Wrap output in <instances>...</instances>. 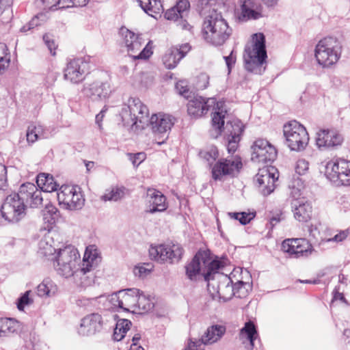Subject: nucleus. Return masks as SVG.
I'll list each match as a JSON object with an SVG mask.
<instances>
[{
    "mask_svg": "<svg viewBox=\"0 0 350 350\" xmlns=\"http://www.w3.org/2000/svg\"><path fill=\"white\" fill-rule=\"evenodd\" d=\"M304 185L301 180H295L291 186L290 187L291 192L290 197L292 200H303L304 198L301 197L303 195V189Z\"/></svg>",
    "mask_w": 350,
    "mask_h": 350,
    "instance_id": "nucleus-43",
    "label": "nucleus"
},
{
    "mask_svg": "<svg viewBox=\"0 0 350 350\" xmlns=\"http://www.w3.org/2000/svg\"><path fill=\"white\" fill-rule=\"evenodd\" d=\"M44 7V9L55 10L65 8V5L62 3V0H40Z\"/></svg>",
    "mask_w": 350,
    "mask_h": 350,
    "instance_id": "nucleus-51",
    "label": "nucleus"
},
{
    "mask_svg": "<svg viewBox=\"0 0 350 350\" xmlns=\"http://www.w3.org/2000/svg\"><path fill=\"white\" fill-rule=\"evenodd\" d=\"M36 183L40 190L44 192L57 191L59 187L53 176L46 173H40L37 176Z\"/></svg>",
    "mask_w": 350,
    "mask_h": 350,
    "instance_id": "nucleus-34",
    "label": "nucleus"
},
{
    "mask_svg": "<svg viewBox=\"0 0 350 350\" xmlns=\"http://www.w3.org/2000/svg\"><path fill=\"white\" fill-rule=\"evenodd\" d=\"M57 198L59 206L68 211L81 209L85 202L81 188L77 185H62L57 193Z\"/></svg>",
    "mask_w": 350,
    "mask_h": 350,
    "instance_id": "nucleus-11",
    "label": "nucleus"
},
{
    "mask_svg": "<svg viewBox=\"0 0 350 350\" xmlns=\"http://www.w3.org/2000/svg\"><path fill=\"white\" fill-rule=\"evenodd\" d=\"M224 59H225L228 72H230L232 66L235 64L236 61V56L234 55V51H232L229 55L224 56Z\"/></svg>",
    "mask_w": 350,
    "mask_h": 350,
    "instance_id": "nucleus-59",
    "label": "nucleus"
},
{
    "mask_svg": "<svg viewBox=\"0 0 350 350\" xmlns=\"http://www.w3.org/2000/svg\"><path fill=\"white\" fill-rule=\"evenodd\" d=\"M207 289L213 299L217 297L223 301H227L234 295L239 297L245 296L251 289V285L243 281H238L232 285L231 279L227 275L216 271L207 284Z\"/></svg>",
    "mask_w": 350,
    "mask_h": 350,
    "instance_id": "nucleus-3",
    "label": "nucleus"
},
{
    "mask_svg": "<svg viewBox=\"0 0 350 350\" xmlns=\"http://www.w3.org/2000/svg\"><path fill=\"white\" fill-rule=\"evenodd\" d=\"M340 286H338L337 288H336L335 291L334 293V298L333 301H337L340 300L342 302L346 303V299L342 293H340L338 290H340Z\"/></svg>",
    "mask_w": 350,
    "mask_h": 350,
    "instance_id": "nucleus-63",
    "label": "nucleus"
},
{
    "mask_svg": "<svg viewBox=\"0 0 350 350\" xmlns=\"http://www.w3.org/2000/svg\"><path fill=\"white\" fill-rule=\"evenodd\" d=\"M26 207V204L19 198L18 195L13 193L4 200L1 207V214L8 222L16 223L25 216Z\"/></svg>",
    "mask_w": 350,
    "mask_h": 350,
    "instance_id": "nucleus-12",
    "label": "nucleus"
},
{
    "mask_svg": "<svg viewBox=\"0 0 350 350\" xmlns=\"http://www.w3.org/2000/svg\"><path fill=\"white\" fill-rule=\"evenodd\" d=\"M154 306V298L150 295H146L139 290L137 296V304L136 307V312H145L151 310Z\"/></svg>",
    "mask_w": 350,
    "mask_h": 350,
    "instance_id": "nucleus-36",
    "label": "nucleus"
},
{
    "mask_svg": "<svg viewBox=\"0 0 350 350\" xmlns=\"http://www.w3.org/2000/svg\"><path fill=\"white\" fill-rule=\"evenodd\" d=\"M226 138V140L228 142L227 144V150L228 153L232 154L234 153L238 146V143L241 139V137H237L235 139L233 137H225Z\"/></svg>",
    "mask_w": 350,
    "mask_h": 350,
    "instance_id": "nucleus-55",
    "label": "nucleus"
},
{
    "mask_svg": "<svg viewBox=\"0 0 350 350\" xmlns=\"http://www.w3.org/2000/svg\"><path fill=\"white\" fill-rule=\"evenodd\" d=\"M120 32L124 38L128 54L133 59L146 60L152 54V49L149 46L150 42L142 49L144 42L139 34L126 27H122Z\"/></svg>",
    "mask_w": 350,
    "mask_h": 350,
    "instance_id": "nucleus-9",
    "label": "nucleus"
},
{
    "mask_svg": "<svg viewBox=\"0 0 350 350\" xmlns=\"http://www.w3.org/2000/svg\"><path fill=\"white\" fill-rule=\"evenodd\" d=\"M241 167L242 163L239 157L221 159L212 167V176L215 180H221L226 176H234Z\"/></svg>",
    "mask_w": 350,
    "mask_h": 350,
    "instance_id": "nucleus-17",
    "label": "nucleus"
},
{
    "mask_svg": "<svg viewBox=\"0 0 350 350\" xmlns=\"http://www.w3.org/2000/svg\"><path fill=\"white\" fill-rule=\"evenodd\" d=\"M258 338L256 327L253 322H246L240 329L239 339L245 345L247 349L252 350L255 347V341Z\"/></svg>",
    "mask_w": 350,
    "mask_h": 350,
    "instance_id": "nucleus-29",
    "label": "nucleus"
},
{
    "mask_svg": "<svg viewBox=\"0 0 350 350\" xmlns=\"http://www.w3.org/2000/svg\"><path fill=\"white\" fill-rule=\"evenodd\" d=\"M343 141L342 135L336 129H321L316 134V144L319 148H336Z\"/></svg>",
    "mask_w": 350,
    "mask_h": 350,
    "instance_id": "nucleus-22",
    "label": "nucleus"
},
{
    "mask_svg": "<svg viewBox=\"0 0 350 350\" xmlns=\"http://www.w3.org/2000/svg\"><path fill=\"white\" fill-rule=\"evenodd\" d=\"M149 16L156 18L157 14L163 12V8L160 0H150V4L142 9Z\"/></svg>",
    "mask_w": 350,
    "mask_h": 350,
    "instance_id": "nucleus-44",
    "label": "nucleus"
},
{
    "mask_svg": "<svg viewBox=\"0 0 350 350\" xmlns=\"http://www.w3.org/2000/svg\"><path fill=\"white\" fill-rule=\"evenodd\" d=\"M53 260L54 269L59 275L65 278L73 277L77 284L86 286L94 282L93 275L88 274L98 265L100 257L96 250L87 248L83 263L79 266L80 255L77 249L68 245L59 248Z\"/></svg>",
    "mask_w": 350,
    "mask_h": 350,
    "instance_id": "nucleus-2",
    "label": "nucleus"
},
{
    "mask_svg": "<svg viewBox=\"0 0 350 350\" xmlns=\"http://www.w3.org/2000/svg\"><path fill=\"white\" fill-rule=\"evenodd\" d=\"M282 249L293 258H307L310 256L314 248L308 240L304 238L287 239L283 241Z\"/></svg>",
    "mask_w": 350,
    "mask_h": 350,
    "instance_id": "nucleus-16",
    "label": "nucleus"
},
{
    "mask_svg": "<svg viewBox=\"0 0 350 350\" xmlns=\"http://www.w3.org/2000/svg\"><path fill=\"white\" fill-rule=\"evenodd\" d=\"M241 16L245 20L258 19L261 16L260 5L256 0H241Z\"/></svg>",
    "mask_w": 350,
    "mask_h": 350,
    "instance_id": "nucleus-32",
    "label": "nucleus"
},
{
    "mask_svg": "<svg viewBox=\"0 0 350 350\" xmlns=\"http://www.w3.org/2000/svg\"><path fill=\"white\" fill-rule=\"evenodd\" d=\"M309 169V163L304 159H299L297 161L295 172L299 175L305 174Z\"/></svg>",
    "mask_w": 350,
    "mask_h": 350,
    "instance_id": "nucleus-52",
    "label": "nucleus"
},
{
    "mask_svg": "<svg viewBox=\"0 0 350 350\" xmlns=\"http://www.w3.org/2000/svg\"><path fill=\"white\" fill-rule=\"evenodd\" d=\"M178 53L177 48H172L163 55V62L167 68L173 69L183 59V55L178 56Z\"/></svg>",
    "mask_w": 350,
    "mask_h": 350,
    "instance_id": "nucleus-39",
    "label": "nucleus"
},
{
    "mask_svg": "<svg viewBox=\"0 0 350 350\" xmlns=\"http://www.w3.org/2000/svg\"><path fill=\"white\" fill-rule=\"evenodd\" d=\"M308 232L310 234V236L312 237L313 238H317V235L319 234V231L318 230V228L317 226L310 224L308 226Z\"/></svg>",
    "mask_w": 350,
    "mask_h": 350,
    "instance_id": "nucleus-64",
    "label": "nucleus"
},
{
    "mask_svg": "<svg viewBox=\"0 0 350 350\" xmlns=\"http://www.w3.org/2000/svg\"><path fill=\"white\" fill-rule=\"evenodd\" d=\"M109 92L108 83L98 79L87 81L83 89V94L93 101L105 99L108 96Z\"/></svg>",
    "mask_w": 350,
    "mask_h": 350,
    "instance_id": "nucleus-25",
    "label": "nucleus"
},
{
    "mask_svg": "<svg viewBox=\"0 0 350 350\" xmlns=\"http://www.w3.org/2000/svg\"><path fill=\"white\" fill-rule=\"evenodd\" d=\"M147 196L149 198V209L147 211L148 213L163 212L167 209L166 198L161 191L154 189H148Z\"/></svg>",
    "mask_w": 350,
    "mask_h": 350,
    "instance_id": "nucleus-30",
    "label": "nucleus"
},
{
    "mask_svg": "<svg viewBox=\"0 0 350 350\" xmlns=\"http://www.w3.org/2000/svg\"><path fill=\"white\" fill-rule=\"evenodd\" d=\"M283 133L286 145L291 150L301 151L306 147L309 142V135L306 128L296 120L285 124Z\"/></svg>",
    "mask_w": 350,
    "mask_h": 350,
    "instance_id": "nucleus-10",
    "label": "nucleus"
},
{
    "mask_svg": "<svg viewBox=\"0 0 350 350\" xmlns=\"http://www.w3.org/2000/svg\"><path fill=\"white\" fill-rule=\"evenodd\" d=\"M43 220L49 224H55L60 217V213L57 207L49 203L42 211Z\"/></svg>",
    "mask_w": 350,
    "mask_h": 350,
    "instance_id": "nucleus-38",
    "label": "nucleus"
},
{
    "mask_svg": "<svg viewBox=\"0 0 350 350\" xmlns=\"http://www.w3.org/2000/svg\"><path fill=\"white\" fill-rule=\"evenodd\" d=\"M348 230H340L337 234L330 237H322L318 243L319 247L325 249L327 244L338 243L345 240L349 236Z\"/></svg>",
    "mask_w": 350,
    "mask_h": 350,
    "instance_id": "nucleus-40",
    "label": "nucleus"
},
{
    "mask_svg": "<svg viewBox=\"0 0 350 350\" xmlns=\"http://www.w3.org/2000/svg\"><path fill=\"white\" fill-rule=\"evenodd\" d=\"M228 215L230 217V219L238 220L242 225H245L248 224L254 217V215H252V213H247L245 212L228 213Z\"/></svg>",
    "mask_w": 350,
    "mask_h": 350,
    "instance_id": "nucleus-45",
    "label": "nucleus"
},
{
    "mask_svg": "<svg viewBox=\"0 0 350 350\" xmlns=\"http://www.w3.org/2000/svg\"><path fill=\"white\" fill-rule=\"evenodd\" d=\"M125 188L123 187H111L107 189L101 196L103 201L117 202L122 199L125 194Z\"/></svg>",
    "mask_w": 350,
    "mask_h": 350,
    "instance_id": "nucleus-37",
    "label": "nucleus"
},
{
    "mask_svg": "<svg viewBox=\"0 0 350 350\" xmlns=\"http://www.w3.org/2000/svg\"><path fill=\"white\" fill-rule=\"evenodd\" d=\"M107 111V108L105 107L100 111L99 113H98L96 116V118H95V122H96V124H98V127L100 129H101L102 128V121H103V119L105 116V113Z\"/></svg>",
    "mask_w": 350,
    "mask_h": 350,
    "instance_id": "nucleus-61",
    "label": "nucleus"
},
{
    "mask_svg": "<svg viewBox=\"0 0 350 350\" xmlns=\"http://www.w3.org/2000/svg\"><path fill=\"white\" fill-rule=\"evenodd\" d=\"M134 274L138 277H144L150 272V269L144 266H136L133 270Z\"/></svg>",
    "mask_w": 350,
    "mask_h": 350,
    "instance_id": "nucleus-58",
    "label": "nucleus"
},
{
    "mask_svg": "<svg viewBox=\"0 0 350 350\" xmlns=\"http://www.w3.org/2000/svg\"><path fill=\"white\" fill-rule=\"evenodd\" d=\"M43 41L47 46L52 55H55V50L57 47L54 36L50 33H45L43 36Z\"/></svg>",
    "mask_w": 350,
    "mask_h": 350,
    "instance_id": "nucleus-48",
    "label": "nucleus"
},
{
    "mask_svg": "<svg viewBox=\"0 0 350 350\" xmlns=\"http://www.w3.org/2000/svg\"><path fill=\"white\" fill-rule=\"evenodd\" d=\"M183 249L178 243L151 245L149 255L151 259L160 262H178L182 258Z\"/></svg>",
    "mask_w": 350,
    "mask_h": 350,
    "instance_id": "nucleus-13",
    "label": "nucleus"
},
{
    "mask_svg": "<svg viewBox=\"0 0 350 350\" xmlns=\"http://www.w3.org/2000/svg\"><path fill=\"white\" fill-rule=\"evenodd\" d=\"M176 89L178 91V94L185 98H188L189 94V89L187 85V82L186 81H179L176 84Z\"/></svg>",
    "mask_w": 350,
    "mask_h": 350,
    "instance_id": "nucleus-53",
    "label": "nucleus"
},
{
    "mask_svg": "<svg viewBox=\"0 0 350 350\" xmlns=\"http://www.w3.org/2000/svg\"><path fill=\"white\" fill-rule=\"evenodd\" d=\"M211 108H213V111L212 116L213 128L218 129L219 133L227 114V109L224 102H216L215 98H208L205 100L202 96H195L187 103L188 113L194 118L201 117Z\"/></svg>",
    "mask_w": 350,
    "mask_h": 350,
    "instance_id": "nucleus-4",
    "label": "nucleus"
},
{
    "mask_svg": "<svg viewBox=\"0 0 350 350\" xmlns=\"http://www.w3.org/2000/svg\"><path fill=\"white\" fill-rule=\"evenodd\" d=\"M20 327V323L14 319H0V338L16 332Z\"/></svg>",
    "mask_w": 350,
    "mask_h": 350,
    "instance_id": "nucleus-35",
    "label": "nucleus"
},
{
    "mask_svg": "<svg viewBox=\"0 0 350 350\" xmlns=\"http://www.w3.org/2000/svg\"><path fill=\"white\" fill-rule=\"evenodd\" d=\"M277 156V151L267 140L256 139L252 146V157L253 162L257 163H267L273 161Z\"/></svg>",
    "mask_w": 350,
    "mask_h": 350,
    "instance_id": "nucleus-19",
    "label": "nucleus"
},
{
    "mask_svg": "<svg viewBox=\"0 0 350 350\" xmlns=\"http://www.w3.org/2000/svg\"><path fill=\"white\" fill-rule=\"evenodd\" d=\"M48 20V16L45 13H39L33 16L31 20L29 22V29H33L42 23H45Z\"/></svg>",
    "mask_w": 350,
    "mask_h": 350,
    "instance_id": "nucleus-50",
    "label": "nucleus"
},
{
    "mask_svg": "<svg viewBox=\"0 0 350 350\" xmlns=\"http://www.w3.org/2000/svg\"><path fill=\"white\" fill-rule=\"evenodd\" d=\"M139 293L137 288L124 289L109 295L107 300L114 308L135 313Z\"/></svg>",
    "mask_w": 350,
    "mask_h": 350,
    "instance_id": "nucleus-14",
    "label": "nucleus"
},
{
    "mask_svg": "<svg viewBox=\"0 0 350 350\" xmlns=\"http://www.w3.org/2000/svg\"><path fill=\"white\" fill-rule=\"evenodd\" d=\"M53 239L50 232L44 233L38 242V252L44 256L49 257L56 254V249L53 246Z\"/></svg>",
    "mask_w": 350,
    "mask_h": 350,
    "instance_id": "nucleus-33",
    "label": "nucleus"
},
{
    "mask_svg": "<svg viewBox=\"0 0 350 350\" xmlns=\"http://www.w3.org/2000/svg\"><path fill=\"white\" fill-rule=\"evenodd\" d=\"M221 267L219 260H212L206 252H198L191 261L185 266L187 278L196 281L203 276L205 281L208 283L216 271Z\"/></svg>",
    "mask_w": 350,
    "mask_h": 350,
    "instance_id": "nucleus-7",
    "label": "nucleus"
},
{
    "mask_svg": "<svg viewBox=\"0 0 350 350\" xmlns=\"http://www.w3.org/2000/svg\"><path fill=\"white\" fill-rule=\"evenodd\" d=\"M149 111L138 98H130L123 105L120 116L124 127L134 133L150 126L158 145L163 144L175 123V118L170 114L159 112L148 117Z\"/></svg>",
    "mask_w": 350,
    "mask_h": 350,
    "instance_id": "nucleus-1",
    "label": "nucleus"
},
{
    "mask_svg": "<svg viewBox=\"0 0 350 350\" xmlns=\"http://www.w3.org/2000/svg\"><path fill=\"white\" fill-rule=\"evenodd\" d=\"M88 70V62L84 57L70 60L64 69V79L71 83H77L82 81L85 72Z\"/></svg>",
    "mask_w": 350,
    "mask_h": 350,
    "instance_id": "nucleus-23",
    "label": "nucleus"
},
{
    "mask_svg": "<svg viewBox=\"0 0 350 350\" xmlns=\"http://www.w3.org/2000/svg\"><path fill=\"white\" fill-rule=\"evenodd\" d=\"M216 132L215 137H217L223 131L225 137H229L234 138L241 137V135L244 130V126L243 123L238 119H228V113L226 115L224 118V125L221 128V131L219 133L218 129L213 128Z\"/></svg>",
    "mask_w": 350,
    "mask_h": 350,
    "instance_id": "nucleus-28",
    "label": "nucleus"
},
{
    "mask_svg": "<svg viewBox=\"0 0 350 350\" xmlns=\"http://www.w3.org/2000/svg\"><path fill=\"white\" fill-rule=\"evenodd\" d=\"M204 39L213 45L223 44L232 33L226 20L220 13L212 12L206 16L202 26Z\"/></svg>",
    "mask_w": 350,
    "mask_h": 350,
    "instance_id": "nucleus-6",
    "label": "nucleus"
},
{
    "mask_svg": "<svg viewBox=\"0 0 350 350\" xmlns=\"http://www.w3.org/2000/svg\"><path fill=\"white\" fill-rule=\"evenodd\" d=\"M291 206L294 218L298 221L306 222L311 219L312 206L307 200H292Z\"/></svg>",
    "mask_w": 350,
    "mask_h": 350,
    "instance_id": "nucleus-27",
    "label": "nucleus"
},
{
    "mask_svg": "<svg viewBox=\"0 0 350 350\" xmlns=\"http://www.w3.org/2000/svg\"><path fill=\"white\" fill-rule=\"evenodd\" d=\"M342 49V44L336 38H324L315 47L314 56L317 63L324 68L332 67L340 59Z\"/></svg>",
    "mask_w": 350,
    "mask_h": 350,
    "instance_id": "nucleus-8",
    "label": "nucleus"
},
{
    "mask_svg": "<svg viewBox=\"0 0 350 350\" xmlns=\"http://www.w3.org/2000/svg\"><path fill=\"white\" fill-rule=\"evenodd\" d=\"M7 179V170L5 165L0 163V187H3Z\"/></svg>",
    "mask_w": 350,
    "mask_h": 350,
    "instance_id": "nucleus-60",
    "label": "nucleus"
},
{
    "mask_svg": "<svg viewBox=\"0 0 350 350\" xmlns=\"http://www.w3.org/2000/svg\"><path fill=\"white\" fill-rule=\"evenodd\" d=\"M189 7L190 4L187 0H180L175 6L166 11L165 17L167 20L174 21L180 29L190 31L192 26L186 19L189 14Z\"/></svg>",
    "mask_w": 350,
    "mask_h": 350,
    "instance_id": "nucleus-20",
    "label": "nucleus"
},
{
    "mask_svg": "<svg viewBox=\"0 0 350 350\" xmlns=\"http://www.w3.org/2000/svg\"><path fill=\"white\" fill-rule=\"evenodd\" d=\"M200 155L209 163L215 161L218 157V150L215 146H211L200 152Z\"/></svg>",
    "mask_w": 350,
    "mask_h": 350,
    "instance_id": "nucleus-46",
    "label": "nucleus"
},
{
    "mask_svg": "<svg viewBox=\"0 0 350 350\" xmlns=\"http://www.w3.org/2000/svg\"><path fill=\"white\" fill-rule=\"evenodd\" d=\"M267 57L264 34H254L251 42L245 47L243 59L245 68L250 72L261 75L265 70L262 65Z\"/></svg>",
    "mask_w": 350,
    "mask_h": 350,
    "instance_id": "nucleus-5",
    "label": "nucleus"
},
{
    "mask_svg": "<svg viewBox=\"0 0 350 350\" xmlns=\"http://www.w3.org/2000/svg\"><path fill=\"white\" fill-rule=\"evenodd\" d=\"M278 178L277 170L273 167L260 169L256 175L255 182L263 196H268L275 189V183Z\"/></svg>",
    "mask_w": 350,
    "mask_h": 350,
    "instance_id": "nucleus-21",
    "label": "nucleus"
},
{
    "mask_svg": "<svg viewBox=\"0 0 350 350\" xmlns=\"http://www.w3.org/2000/svg\"><path fill=\"white\" fill-rule=\"evenodd\" d=\"M65 8L72 7H83L87 5L89 0H62Z\"/></svg>",
    "mask_w": 350,
    "mask_h": 350,
    "instance_id": "nucleus-54",
    "label": "nucleus"
},
{
    "mask_svg": "<svg viewBox=\"0 0 350 350\" xmlns=\"http://www.w3.org/2000/svg\"><path fill=\"white\" fill-rule=\"evenodd\" d=\"M31 291H27L17 301V308L19 310L23 311L26 306L33 303V300L29 297Z\"/></svg>",
    "mask_w": 350,
    "mask_h": 350,
    "instance_id": "nucleus-49",
    "label": "nucleus"
},
{
    "mask_svg": "<svg viewBox=\"0 0 350 350\" xmlns=\"http://www.w3.org/2000/svg\"><path fill=\"white\" fill-rule=\"evenodd\" d=\"M325 175L337 185H350V161L344 159L329 161L325 166Z\"/></svg>",
    "mask_w": 350,
    "mask_h": 350,
    "instance_id": "nucleus-15",
    "label": "nucleus"
},
{
    "mask_svg": "<svg viewBox=\"0 0 350 350\" xmlns=\"http://www.w3.org/2000/svg\"><path fill=\"white\" fill-rule=\"evenodd\" d=\"M58 293L59 287L57 284L49 278H44L38 285L36 291V295L42 299L54 297L57 295Z\"/></svg>",
    "mask_w": 350,
    "mask_h": 350,
    "instance_id": "nucleus-31",
    "label": "nucleus"
},
{
    "mask_svg": "<svg viewBox=\"0 0 350 350\" xmlns=\"http://www.w3.org/2000/svg\"><path fill=\"white\" fill-rule=\"evenodd\" d=\"M10 64V53L6 44L0 43V75L3 74Z\"/></svg>",
    "mask_w": 350,
    "mask_h": 350,
    "instance_id": "nucleus-42",
    "label": "nucleus"
},
{
    "mask_svg": "<svg viewBox=\"0 0 350 350\" xmlns=\"http://www.w3.org/2000/svg\"><path fill=\"white\" fill-rule=\"evenodd\" d=\"M226 332V327L221 325L208 327L198 340H192L184 350H204L203 345H213L219 341Z\"/></svg>",
    "mask_w": 350,
    "mask_h": 350,
    "instance_id": "nucleus-18",
    "label": "nucleus"
},
{
    "mask_svg": "<svg viewBox=\"0 0 350 350\" xmlns=\"http://www.w3.org/2000/svg\"><path fill=\"white\" fill-rule=\"evenodd\" d=\"M36 123H31L27 127L26 133L27 142L29 145H32L38 140V135L36 133Z\"/></svg>",
    "mask_w": 350,
    "mask_h": 350,
    "instance_id": "nucleus-47",
    "label": "nucleus"
},
{
    "mask_svg": "<svg viewBox=\"0 0 350 350\" xmlns=\"http://www.w3.org/2000/svg\"><path fill=\"white\" fill-rule=\"evenodd\" d=\"M191 46L189 44L186 43L180 46L179 48H177V51L179 53V55H183V58L186 55V54L190 51Z\"/></svg>",
    "mask_w": 350,
    "mask_h": 350,
    "instance_id": "nucleus-62",
    "label": "nucleus"
},
{
    "mask_svg": "<svg viewBox=\"0 0 350 350\" xmlns=\"http://www.w3.org/2000/svg\"><path fill=\"white\" fill-rule=\"evenodd\" d=\"M36 133L38 135V139H46L49 137V133L48 131L41 124H36Z\"/></svg>",
    "mask_w": 350,
    "mask_h": 350,
    "instance_id": "nucleus-57",
    "label": "nucleus"
},
{
    "mask_svg": "<svg viewBox=\"0 0 350 350\" xmlns=\"http://www.w3.org/2000/svg\"><path fill=\"white\" fill-rule=\"evenodd\" d=\"M23 203L28 204L31 208L39 207L43 202L42 191L31 183H25L21 185L16 193Z\"/></svg>",
    "mask_w": 350,
    "mask_h": 350,
    "instance_id": "nucleus-24",
    "label": "nucleus"
},
{
    "mask_svg": "<svg viewBox=\"0 0 350 350\" xmlns=\"http://www.w3.org/2000/svg\"><path fill=\"white\" fill-rule=\"evenodd\" d=\"M131 322L128 319H120L117 321L113 332V339L120 341L124 338L126 332L130 329Z\"/></svg>",
    "mask_w": 350,
    "mask_h": 350,
    "instance_id": "nucleus-41",
    "label": "nucleus"
},
{
    "mask_svg": "<svg viewBox=\"0 0 350 350\" xmlns=\"http://www.w3.org/2000/svg\"><path fill=\"white\" fill-rule=\"evenodd\" d=\"M103 327V319L98 313H92L86 315L81 319L78 333L84 336L95 334L101 330Z\"/></svg>",
    "mask_w": 350,
    "mask_h": 350,
    "instance_id": "nucleus-26",
    "label": "nucleus"
},
{
    "mask_svg": "<svg viewBox=\"0 0 350 350\" xmlns=\"http://www.w3.org/2000/svg\"><path fill=\"white\" fill-rule=\"evenodd\" d=\"M129 159L134 166H138L146 159V154L144 152L129 154Z\"/></svg>",
    "mask_w": 350,
    "mask_h": 350,
    "instance_id": "nucleus-56",
    "label": "nucleus"
}]
</instances>
